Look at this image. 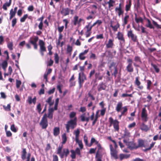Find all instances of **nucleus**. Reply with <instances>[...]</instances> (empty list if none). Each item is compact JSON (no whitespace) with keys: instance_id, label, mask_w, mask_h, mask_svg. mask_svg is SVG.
Returning a JSON list of instances; mask_svg holds the SVG:
<instances>
[{"instance_id":"nucleus-34","label":"nucleus","mask_w":161,"mask_h":161,"mask_svg":"<svg viewBox=\"0 0 161 161\" xmlns=\"http://www.w3.org/2000/svg\"><path fill=\"white\" fill-rule=\"evenodd\" d=\"M140 129L141 130L146 131H147L149 130L147 125H145L144 123L142 124Z\"/></svg>"},{"instance_id":"nucleus-46","label":"nucleus","mask_w":161,"mask_h":161,"mask_svg":"<svg viewBox=\"0 0 161 161\" xmlns=\"http://www.w3.org/2000/svg\"><path fill=\"white\" fill-rule=\"evenodd\" d=\"M76 143H78L81 149H82L83 147V145L81 140H79L78 139V140H75Z\"/></svg>"},{"instance_id":"nucleus-15","label":"nucleus","mask_w":161,"mask_h":161,"mask_svg":"<svg viewBox=\"0 0 161 161\" xmlns=\"http://www.w3.org/2000/svg\"><path fill=\"white\" fill-rule=\"evenodd\" d=\"M119 122L117 120H114L111 118V125H113L115 131H118L119 130Z\"/></svg>"},{"instance_id":"nucleus-17","label":"nucleus","mask_w":161,"mask_h":161,"mask_svg":"<svg viewBox=\"0 0 161 161\" xmlns=\"http://www.w3.org/2000/svg\"><path fill=\"white\" fill-rule=\"evenodd\" d=\"M127 146H128V147L131 150H132L134 149H137L138 148L136 143L133 142H130L127 144Z\"/></svg>"},{"instance_id":"nucleus-6","label":"nucleus","mask_w":161,"mask_h":161,"mask_svg":"<svg viewBox=\"0 0 161 161\" xmlns=\"http://www.w3.org/2000/svg\"><path fill=\"white\" fill-rule=\"evenodd\" d=\"M74 10L68 8H62L60 11L61 14L63 16H66L69 15L70 13L71 14H73Z\"/></svg>"},{"instance_id":"nucleus-40","label":"nucleus","mask_w":161,"mask_h":161,"mask_svg":"<svg viewBox=\"0 0 161 161\" xmlns=\"http://www.w3.org/2000/svg\"><path fill=\"white\" fill-rule=\"evenodd\" d=\"M16 13L13 11V9H11L10 10L9 14L10 15L9 19H11L13 18L15 15Z\"/></svg>"},{"instance_id":"nucleus-59","label":"nucleus","mask_w":161,"mask_h":161,"mask_svg":"<svg viewBox=\"0 0 161 161\" xmlns=\"http://www.w3.org/2000/svg\"><path fill=\"white\" fill-rule=\"evenodd\" d=\"M95 18V16L92 15H90L86 17V19L87 20L90 19H93Z\"/></svg>"},{"instance_id":"nucleus-12","label":"nucleus","mask_w":161,"mask_h":161,"mask_svg":"<svg viewBox=\"0 0 161 161\" xmlns=\"http://www.w3.org/2000/svg\"><path fill=\"white\" fill-rule=\"evenodd\" d=\"M38 39V37L37 36H36L32 39L31 38H30L29 40V42L34 46V48L35 49H37V42Z\"/></svg>"},{"instance_id":"nucleus-41","label":"nucleus","mask_w":161,"mask_h":161,"mask_svg":"<svg viewBox=\"0 0 161 161\" xmlns=\"http://www.w3.org/2000/svg\"><path fill=\"white\" fill-rule=\"evenodd\" d=\"M2 66L3 69L4 70H5L8 66V63L7 60H5L2 63Z\"/></svg>"},{"instance_id":"nucleus-29","label":"nucleus","mask_w":161,"mask_h":161,"mask_svg":"<svg viewBox=\"0 0 161 161\" xmlns=\"http://www.w3.org/2000/svg\"><path fill=\"white\" fill-rule=\"evenodd\" d=\"M100 111V110H98L97 111V112H96V114H95L94 119V120L92 123V126H93L95 125L96 122L98 118L100 116V115H99V113Z\"/></svg>"},{"instance_id":"nucleus-2","label":"nucleus","mask_w":161,"mask_h":161,"mask_svg":"<svg viewBox=\"0 0 161 161\" xmlns=\"http://www.w3.org/2000/svg\"><path fill=\"white\" fill-rule=\"evenodd\" d=\"M77 118L75 117L73 119H71L68 121L67 124H65L66 132L67 133L69 132L70 129H74L77 125Z\"/></svg>"},{"instance_id":"nucleus-45","label":"nucleus","mask_w":161,"mask_h":161,"mask_svg":"<svg viewBox=\"0 0 161 161\" xmlns=\"http://www.w3.org/2000/svg\"><path fill=\"white\" fill-rule=\"evenodd\" d=\"M147 21L148 22V24H147L146 25V26L147 27H149L150 29H154V27L153 26V25L151 24L150 20L149 19H147Z\"/></svg>"},{"instance_id":"nucleus-37","label":"nucleus","mask_w":161,"mask_h":161,"mask_svg":"<svg viewBox=\"0 0 161 161\" xmlns=\"http://www.w3.org/2000/svg\"><path fill=\"white\" fill-rule=\"evenodd\" d=\"M131 5V0H129L128 3L125 6V10L127 12L130 10Z\"/></svg>"},{"instance_id":"nucleus-14","label":"nucleus","mask_w":161,"mask_h":161,"mask_svg":"<svg viewBox=\"0 0 161 161\" xmlns=\"http://www.w3.org/2000/svg\"><path fill=\"white\" fill-rule=\"evenodd\" d=\"M128 36L130 38L131 40L134 42H138L137 36L135 35L132 32L131 30L129 31L127 33Z\"/></svg>"},{"instance_id":"nucleus-54","label":"nucleus","mask_w":161,"mask_h":161,"mask_svg":"<svg viewBox=\"0 0 161 161\" xmlns=\"http://www.w3.org/2000/svg\"><path fill=\"white\" fill-rule=\"evenodd\" d=\"M119 25L118 23H117L116 25L113 26L111 25V27L113 28V30L115 31H117V29L119 27Z\"/></svg>"},{"instance_id":"nucleus-44","label":"nucleus","mask_w":161,"mask_h":161,"mask_svg":"<svg viewBox=\"0 0 161 161\" xmlns=\"http://www.w3.org/2000/svg\"><path fill=\"white\" fill-rule=\"evenodd\" d=\"M80 131L79 129H77L75 131V140H78L79 139V135Z\"/></svg>"},{"instance_id":"nucleus-10","label":"nucleus","mask_w":161,"mask_h":161,"mask_svg":"<svg viewBox=\"0 0 161 161\" xmlns=\"http://www.w3.org/2000/svg\"><path fill=\"white\" fill-rule=\"evenodd\" d=\"M141 118L142 121L144 122H146L148 119L147 110L145 108L142 109L141 113Z\"/></svg>"},{"instance_id":"nucleus-13","label":"nucleus","mask_w":161,"mask_h":161,"mask_svg":"<svg viewBox=\"0 0 161 161\" xmlns=\"http://www.w3.org/2000/svg\"><path fill=\"white\" fill-rule=\"evenodd\" d=\"M117 38L120 41V44L121 46L125 44V40L123 34L120 32H119L117 35Z\"/></svg>"},{"instance_id":"nucleus-60","label":"nucleus","mask_w":161,"mask_h":161,"mask_svg":"<svg viewBox=\"0 0 161 161\" xmlns=\"http://www.w3.org/2000/svg\"><path fill=\"white\" fill-rule=\"evenodd\" d=\"M64 28V26H58V31L59 33H61V32L63 31V30Z\"/></svg>"},{"instance_id":"nucleus-35","label":"nucleus","mask_w":161,"mask_h":161,"mask_svg":"<svg viewBox=\"0 0 161 161\" xmlns=\"http://www.w3.org/2000/svg\"><path fill=\"white\" fill-rule=\"evenodd\" d=\"M91 23V22L88 23V24L85 27L84 29L86 30V31H91L92 28L90 25Z\"/></svg>"},{"instance_id":"nucleus-31","label":"nucleus","mask_w":161,"mask_h":161,"mask_svg":"<svg viewBox=\"0 0 161 161\" xmlns=\"http://www.w3.org/2000/svg\"><path fill=\"white\" fill-rule=\"evenodd\" d=\"M52 97H50L46 101V102L49 105L50 107L53 106L54 104V102L53 100H52Z\"/></svg>"},{"instance_id":"nucleus-24","label":"nucleus","mask_w":161,"mask_h":161,"mask_svg":"<svg viewBox=\"0 0 161 161\" xmlns=\"http://www.w3.org/2000/svg\"><path fill=\"white\" fill-rule=\"evenodd\" d=\"M107 87V86L103 82H102L99 84L97 87V90L98 92L101 91L103 90H105Z\"/></svg>"},{"instance_id":"nucleus-8","label":"nucleus","mask_w":161,"mask_h":161,"mask_svg":"<svg viewBox=\"0 0 161 161\" xmlns=\"http://www.w3.org/2000/svg\"><path fill=\"white\" fill-rule=\"evenodd\" d=\"M39 45L40 47V52L42 56L44 55V52H46V48L45 46V42L42 40L39 41Z\"/></svg>"},{"instance_id":"nucleus-30","label":"nucleus","mask_w":161,"mask_h":161,"mask_svg":"<svg viewBox=\"0 0 161 161\" xmlns=\"http://www.w3.org/2000/svg\"><path fill=\"white\" fill-rule=\"evenodd\" d=\"M145 143V141L144 140L139 139L138 140V145L137 147L138 148L143 147Z\"/></svg>"},{"instance_id":"nucleus-19","label":"nucleus","mask_w":161,"mask_h":161,"mask_svg":"<svg viewBox=\"0 0 161 161\" xmlns=\"http://www.w3.org/2000/svg\"><path fill=\"white\" fill-rule=\"evenodd\" d=\"M97 149L96 156L102 157L103 154V151L104 150V149L102 147L101 145H99L98 147H97Z\"/></svg>"},{"instance_id":"nucleus-50","label":"nucleus","mask_w":161,"mask_h":161,"mask_svg":"<svg viewBox=\"0 0 161 161\" xmlns=\"http://www.w3.org/2000/svg\"><path fill=\"white\" fill-rule=\"evenodd\" d=\"M28 17V14H25L20 19V21L21 22H24L25 21V19Z\"/></svg>"},{"instance_id":"nucleus-18","label":"nucleus","mask_w":161,"mask_h":161,"mask_svg":"<svg viewBox=\"0 0 161 161\" xmlns=\"http://www.w3.org/2000/svg\"><path fill=\"white\" fill-rule=\"evenodd\" d=\"M115 10L117 12L119 17L121 15H123L124 11L122 9L121 3L119 4L118 7H117L115 8Z\"/></svg>"},{"instance_id":"nucleus-38","label":"nucleus","mask_w":161,"mask_h":161,"mask_svg":"<svg viewBox=\"0 0 161 161\" xmlns=\"http://www.w3.org/2000/svg\"><path fill=\"white\" fill-rule=\"evenodd\" d=\"M147 82V88L148 90H150L151 89V87L152 85V82L150 80H146Z\"/></svg>"},{"instance_id":"nucleus-5","label":"nucleus","mask_w":161,"mask_h":161,"mask_svg":"<svg viewBox=\"0 0 161 161\" xmlns=\"http://www.w3.org/2000/svg\"><path fill=\"white\" fill-rule=\"evenodd\" d=\"M128 64L126 67V69L128 72L132 73L134 71V67L132 65V60L130 58H128L127 60Z\"/></svg>"},{"instance_id":"nucleus-11","label":"nucleus","mask_w":161,"mask_h":161,"mask_svg":"<svg viewBox=\"0 0 161 161\" xmlns=\"http://www.w3.org/2000/svg\"><path fill=\"white\" fill-rule=\"evenodd\" d=\"M121 70L120 69L119 70V72H118V69L117 67L116 66L114 67V70L113 73H112V75L114 76V77L115 78L117 76V79L118 80H119L120 79V77L121 76Z\"/></svg>"},{"instance_id":"nucleus-36","label":"nucleus","mask_w":161,"mask_h":161,"mask_svg":"<svg viewBox=\"0 0 161 161\" xmlns=\"http://www.w3.org/2000/svg\"><path fill=\"white\" fill-rule=\"evenodd\" d=\"M122 106V103L121 102H118L117 104L116 108L117 111L118 112H119L121 109Z\"/></svg>"},{"instance_id":"nucleus-57","label":"nucleus","mask_w":161,"mask_h":161,"mask_svg":"<svg viewBox=\"0 0 161 161\" xmlns=\"http://www.w3.org/2000/svg\"><path fill=\"white\" fill-rule=\"evenodd\" d=\"M73 50V47L72 46L68 45L67 46V52H72Z\"/></svg>"},{"instance_id":"nucleus-9","label":"nucleus","mask_w":161,"mask_h":161,"mask_svg":"<svg viewBox=\"0 0 161 161\" xmlns=\"http://www.w3.org/2000/svg\"><path fill=\"white\" fill-rule=\"evenodd\" d=\"M84 22V19L81 18L79 19V17L77 15H75L74 16L73 20L72 21V22L75 26L78 25L80 26L81 25V22Z\"/></svg>"},{"instance_id":"nucleus-42","label":"nucleus","mask_w":161,"mask_h":161,"mask_svg":"<svg viewBox=\"0 0 161 161\" xmlns=\"http://www.w3.org/2000/svg\"><path fill=\"white\" fill-rule=\"evenodd\" d=\"M124 136L125 138L130 137V133L126 128L124 130Z\"/></svg>"},{"instance_id":"nucleus-1","label":"nucleus","mask_w":161,"mask_h":161,"mask_svg":"<svg viewBox=\"0 0 161 161\" xmlns=\"http://www.w3.org/2000/svg\"><path fill=\"white\" fill-rule=\"evenodd\" d=\"M53 111L52 108L48 109V114L45 113L43 115L40 123V125L41 126L42 129H46L48 126L47 118L52 119Z\"/></svg>"},{"instance_id":"nucleus-55","label":"nucleus","mask_w":161,"mask_h":161,"mask_svg":"<svg viewBox=\"0 0 161 161\" xmlns=\"http://www.w3.org/2000/svg\"><path fill=\"white\" fill-rule=\"evenodd\" d=\"M129 18V16L128 15H126L124 19V25H125L127 24L128 23V19Z\"/></svg>"},{"instance_id":"nucleus-33","label":"nucleus","mask_w":161,"mask_h":161,"mask_svg":"<svg viewBox=\"0 0 161 161\" xmlns=\"http://www.w3.org/2000/svg\"><path fill=\"white\" fill-rule=\"evenodd\" d=\"M62 142H61L62 145L65 144L67 141V137L65 133H64L62 136Z\"/></svg>"},{"instance_id":"nucleus-28","label":"nucleus","mask_w":161,"mask_h":161,"mask_svg":"<svg viewBox=\"0 0 161 161\" xmlns=\"http://www.w3.org/2000/svg\"><path fill=\"white\" fill-rule=\"evenodd\" d=\"M95 82L97 81V80H102L103 79V76L99 72L96 73L95 74Z\"/></svg>"},{"instance_id":"nucleus-16","label":"nucleus","mask_w":161,"mask_h":161,"mask_svg":"<svg viewBox=\"0 0 161 161\" xmlns=\"http://www.w3.org/2000/svg\"><path fill=\"white\" fill-rule=\"evenodd\" d=\"M155 143V142H152L149 146V143L147 142L145 143L143 147L146 148L144 150V151L147 152L151 150L153 147Z\"/></svg>"},{"instance_id":"nucleus-23","label":"nucleus","mask_w":161,"mask_h":161,"mask_svg":"<svg viewBox=\"0 0 161 161\" xmlns=\"http://www.w3.org/2000/svg\"><path fill=\"white\" fill-rule=\"evenodd\" d=\"M134 61L136 63H133L134 65L136 67H139V65L136 64V63H139L141 64L142 62L140 57L138 56H136L134 58Z\"/></svg>"},{"instance_id":"nucleus-3","label":"nucleus","mask_w":161,"mask_h":161,"mask_svg":"<svg viewBox=\"0 0 161 161\" xmlns=\"http://www.w3.org/2000/svg\"><path fill=\"white\" fill-rule=\"evenodd\" d=\"M63 147V145L59 146L58 148L57 151V154L59 155L61 158H63L65 157L66 158L69 153V151L68 148L64 149L63 152L62 153V149Z\"/></svg>"},{"instance_id":"nucleus-20","label":"nucleus","mask_w":161,"mask_h":161,"mask_svg":"<svg viewBox=\"0 0 161 161\" xmlns=\"http://www.w3.org/2000/svg\"><path fill=\"white\" fill-rule=\"evenodd\" d=\"M36 97H34L32 99V97L31 96H28L27 99L26 100L27 102L30 104L33 103L35 105L36 103Z\"/></svg>"},{"instance_id":"nucleus-52","label":"nucleus","mask_w":161,"mask_h":161,"mask_svg":"<svg viewBox=\"0 0 161 161\" xmlns=\"http://www.w3.org/2000/svg\"><path fill=\"white\" fill-rule=\"evenodd\" d=\"M36 109V110H37L38 112V113H40L42 109L41 108V105L40 103H39L37 105Z\"/></svg>"},{"instance_id":"nucleus-48","label":"nucleus","mask_w":161,"mask_h":161,"mask_svg":"<svg viewBox=\"0 0 161 161\" xmlns=\"http://www.w3.org/2000/svg\"><path fill=\"white\" fill-rule=\"evenodd\" d=\"M151 66L154 68L156 73H158L159 72V69L156 65L152 63Z\"/></svg>"},{"instance_id":"nucleus-22","label":"nucleus","mask_w":161,"mask_h":161,"mask_svg":"<svg viewBox=\"0 0 161 161\" xmlns=\"http://www.w3.org/2000/svg\"><path fill=\"white\" fill-rule=\"evenodd\" d=\"M89 51V49L85 50L83 52L81 53L79 55V58L80 60H84L86 58L85 55Z\"/></svg>"},{"instance_id":"nucleus-64","label":"nucleus","mask_w":161,"mask_h":161,"mask_svg":"<svg viewBox=\"0 0 161 161\" xmlns=\"http://www.w3.org/2000/svg\"><path fill=\"white\" fill-rule=\"evenodd\" d=\"M26 161H35V158L33 156L31 158L30 160V157H26Z\"/></svg>"},{"instance_id":"nucleus-58","label":"nucleus","mask_w":161,"mask_h":161,"mask_svg":"<svg viewBox=\"0 0 161 161\" xmlns=\"http://www.w3.org/2000/svg\"><path fill=\"white\" fill-rule=\"evenodd\" d=\"M21 84V81L19 80H16V87L17 88H19Z\"/></svg>"},{"instance_id":"nucleus-7","label":"nucleus","mask_w":161,"mask_h":161,"mask_svg":"<svg viewBox=\"0 0 161 161\" xmlns=\"http://www.w3.org/2000/svg\"><path fill=\"white\" fill-rule=\"evenodd\" d=\"M86 80V77L84 72H82L81 73H80L79 74L78 82L80 88L82 87L84 80Z\"/></svg>"},{"instance_id":"nucleus-21","label":"nucleus","mask_w":161,"mask_h":161,"mask_svg":"<svg viewBox=\"0 0 161 161\" xmlns=\"http://www.w3.org/2000/svg\"><path fill=\"white\" fill-rule=\"evenodd\" d=\"M135 84L137 86V88L140 90H142L143 88V86L142 85H141V82L139 80V77H136V78Z\"/></svg>"},{"instance_id":"nucleus-4","label":"nucleus","mask_w":161,"mask_h":161,"mask_svg":"<svg viewBox=\"0 0 161 161\" xmlns=\"http://www.w3.org/2000/svg\"><path fill=\"white\" fill-rule=\"evenodd\" d=\"M111 142L113 143L115 148L116 149L118 147V146L115 141L111 139ZM118 151L116 149H114L113 148L111 145V157L115 159H118L119 155H118Z\"/></svg>"},{"instance_id":"nucleus-43","label":"nucleus","mask_w":161,"mask_h":161,"mask_svg":"<svg viewBox=\"0 0 161 161\" xmlns=\"http://www.w3.org/2000/svg\"><path fill=\"white\" fill-rule=\"evenodd\" d=\"M11 4H10V3H9L8 2H6V3L3 4V8L4 10H7V7H9L10 6Z\"/></svg>"},{"instance_id":"nucleus-63","label":"nucleus","mask_w":161,"mask_h":161,"mask_svg":"<svg viewBox=\"0 0 161 161\" xmlns=\"http://www.w3.org/2000/svg\"><path fill=\"white\" fill-rule=\"evenodd\" d=\"M90 59L95 60L97 58V57L95 54L91 53V55L90 56Z\"/></svg>"},{"instance_id":"nucleus-47","label":"nucleus","mask_w":161,"mask_h":161,"mask_svg":"<svg viewBox=\"0 0 161 161\" xmlns=\"http://www.w3.org/2000/svg\"><path fill=\"white\" fill-rule=\"evenodd\" d=\"M13 43L12 42H8L7 44V47L10 50H13Z\"/></svg>"},{"instance_id":"nucleus-39","label":"nucleus","mask_w":161,"mask_h":161,"mask_svg":"<svg viewBox=\"0 0 161 161\" xmlns=\"http://www.w3.org/2000/svg\"><path fill=\"white\" fill-rule=\"evenodd\" d=\"M54 59L55 60V62L56 64H58L59 63V57L57 53H55L54 54Z\"/></svg>"},{"instance_id":"nucleus-27","label":"nucleus","mask_w":161,"mask_h":161,"mask_svg":"<svg viewBox=\"0 0 161 161\" xmlns=\"http://www.w3.org/2000/svg\"><path fill=\"white\" fill-rule=\"evenodd\" d=\"M27 154L26 150L25 148H23L21 152V158L22 160H25L26 158Z\"/></svg>"},{"instance_id":"nucleus-56","label":"nucleus","mask_w":161,"mask_h":161,"mask_svg":"<svg viewBox=\"0 0 161 161\" xmlns=\"http://www.w3.org/2000/svg\"><path fill=\"white\" fill-rule=\"evenodd\" d=\"M76 113L75 112H70L69 115V118L71 119L73 118H74L76 117Z\"/></svg>"},{"instance_id":"nucleus-53","label":"nucleus","mask_w":161,"mask_h":161,"mask_svg":"<svg viewBox=\"0 0 161 161\" xmlns=\"http://www.w3.org/2000/svg\"><path fill=\"white\" fill-rule=\"evenodd\" d=\"M95 69H93L91 71L88 76V78L91 79L92 76L95 74Z\"/></svg>"},{"instance_id":"nucleus-61","label":"nucleus","mask_w":161,"mask_h":161,"mask_svg":"<svg viewBox=\"0 0 161 161\" xmlns=\"http://www.w3.org/2000/svg\"><path fill=\"white\" fill-rule=\"evenodd\" d=\"M123 110L121 112V115H125V113L127 111V108L126 106H125L123 108Z\"/></svg>"},{"instance_id":"nucleus-26","label":"nucleus","mask_w":161,"mask_h":161,"mask_svg":"<svg viewBox=\"0 0 161 161\" xmlns=\"http://www.w3.org/2000/svg\"><path fill=\"white\" fill-rule=\"evenodd\" d=\"M130 154H120L119 155V158L120 160H122L124 159H127L130 157Z\"/></svg>"},{"instance_id":"nucleus-62","label":"nucleus","mask_w":161,"mask_h":161,"mask_svg":"<svg viewBox=\"0 0 161 161\" xmlns=\"http://www.w3.org/2000/svg\"><path fill=\"white\" fill-rule=\"evenodd\" d=\"M10 129L12 131L14 132H16L17 131V130L15 127L14 124H13L11 125Z\"/></svg>"},{"instance_id":"nucleus-32","label":"nucleus","mask_w":161,"mask_h":161,"mask_svg":"<svg viewBox=\"0 0 161 161\" xmlns=\"http://www.w3.org/2000/svg\"><path fill=\"white\" fill-rule=\"evenodd\" d=\"M60 133V130L58 127H55L53 129V135L56 136Z\"/></svg>"},{"instance_id":"nucleus-25","label":"nucleus","mask_w":161,"mask_h":161,"mask_svg":"<svg viewBox=\"0 0 161 161\" xmlns=\"http://www.w3.org/2000/svg\"><path fill=\"white\" fill-rule=\"evenodd\" d=\"M44 18V16H42L37 19L38 21H40L38 26V28L40 30H42L43 29V21Z\"/></svg>"},{"instance_id":"nucleus-51","label":"nucleus","mask_w":161,"mask_h":161,"mask_svg":"<svg viewBox=\"0 0 161 161\" xmlns=\"http://www.w3.org/2000/svg\"><path fill=\"white\" fill-rule=\"evenodd\" d=\"M3 107L6 111H10L11 110V105L10 104H8L7 106L3 105Z\"/></svg>"},{"instance_id":"nucleus-49","label":"nucleus","mask_w":161,"mask_h":161,"mask_svg":"<svg viewBox=\"0 0 161 161\" xmlns=\"http://www.w3.org/2000/svg\"><path fill=\"white\" fill-rule=\"evenodd\" d=\"M70 152L71 153V154L70 155L72 159L75 158H76L75 152L73 150H70Z\"/></svg>"}]
</instances>
